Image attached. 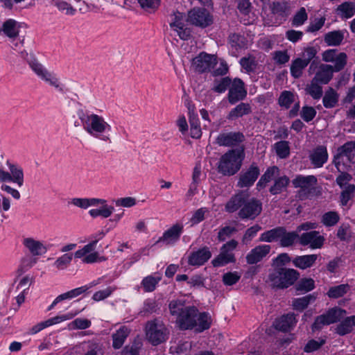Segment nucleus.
<instances>
[{
	"label": "nucleus",
	"instance_id": "1",
	"mask_svg": "<svg viewBox=\"0 0 355 355\" xmlns=\"http://www.w3.org/2000/svg\"><path fill=\"white\" fill-rule=\"evenodd\" d=\"M84 130L92 137L104 142L111 143L110 135L106 133L111 130V125L100 115L88 113L83 110L77 112Z\"/></svg>",
	"mask_w": 355,
	"mask_h": 355
},
{
	"label": "nucleus",
	"instance_id": "2",
	"mask_svg": "<svg viewBox=\"0 0 355 355\" xmlns=\"http://www.w3.org/2000/svg\"><path fill=\"white\" fill-rule=\"evenodd\" d=\"M244 157L243 148L228 150L220 159L218 171L224 175L236 174L241 167Z\"/></svg>",
	"mask_w": 355,
	"mask_h": 355
},
{
	"label": "nucleus",
	"instance_id": "3",
	"mask_svg": "<svg viewBox=\"0 0 355 355\" xmlns=\"http://www.w3.org/2000/svg\"><path fill=\"white\" fill-rule=\"evenodd\" d=\"M300 272L293 268H277L269 274L268 278L273 287L287 288L299 279Z\"/></svg>",
	"mask_w": 355,
	"mask_h": 355
},
{
	"label": "nucleus",
	"instance_id": "4",
	"mask_svg": "<svg viewBox=\"0 0 355 355\" xmlns=\"http://www.w3.org/2000/svg\"><path fill=\"white\" fill-rule=\"evenodd\" d=\"M168 334L165 325L157 319L148 321L146 324V338L154 346L165 342Z\"/></svg>",
	"mask_w": 355,
	"mask_h": 355
},
{
	"label": "nucleus",
	"instance_id": "5",
	"mask_svg": "<svg viewBox=\"0 0 355 355\" xmlns=\"http://www.w3.org/2000/svg\"><path fill=\"white\" fill-rule=\"evenodd\" d=\"M238 245L239 243L235 239H232L224 243L220 249L218 255L211 261L213 266L218 268L228 263H235L236 259L234 251L236 250Z\"/></svg>",
	"mask_w": 355,
	"mask_h": 355
},
{
	"label": "nucleus",
	"instance_id": "6",
	"mask_svg": "<svg viewBox=\"0 0 355 355\" xmlns=\"http://www.w3.org/2000/svg\"><path fill=\"white\" fill-rule=\"evenodd\" d=\"M318 183L317 178L315 175H297L292 180L295 188H300L297 194L300 198H306L311 193L312 189Z\"/></svg>",
	"mask_w": 355,
	"mask_h": 355
},
{
	"label": "nucleus",
	"instance_id": "7",
	"mask_svg": "<svg viewBox=\"0 0 355 355\" xmlns=\"http://www.w3.org/2000/svg\"><path fill=\"white\" fill-rule=\"evenodd\" d=\"M217 64L216 58L214 55L205 52L200 53L192 59L191 66L194 71L199 73L211 71Z\"/></svg>",
	"mask_w": 355,
	"mask_h": 355
},
{
	"label": "nucleus",
	"instance_id": "8",
	"mask_svg": "<svg viewBox=\"0 0 355 355\" xmlns=\"http://www.w3.org/2000/svg\"><path fill=\"white\" fill-rule=\"evenodd\" d=\"M187 21L193 26L203 28L213 23V18L207 9L194 8L188 12Z\"/></svg>",
	"mask_w": 355,
	"mask_h": 355
},
{
	"label": "nucleus",
	"instance_id": "9",
	"mask_svg": "<svg viewBox=\"0 0 355 355\" xmlns=\"http://www.w3.org/2000/svg\"><path fill=\"white\" fill-rule=\"evenodd\" d=\"M198 309L194 306H188L179 317L176 318V322L181 330L193 329L197 324Z\"/></svg>",
	"mask_w": 355,
	"mask_h": 355
},
{
	"label": "nucleus",
	"instance_id": "10",
	"mask_svg": "<svg viewBox=\"0 0 355 355\" xmlns=\"http://www.w3.org/2000/svg\"><path fill=\"white\" fill-rule=\"evenodd\" d=\"M261 202L255 198L249 197L242 209H239L238 216L243 220H254L261 214Z\"/></svg>",
	"mask_w": 355,
	"mask_h": 355
},
{
	"label": "nucleus",
	"instance_id": "11",
	"mask_svg": "<svg viewBox=\"0 0 355 355\" xmlns=\"http://www.w3.org/2000/svg\"><path fill=\"white\" fill-rule=\"evenodd\" d=\"M259 175V167L252 163L245 171L240 173L237 186L240 188H249L254 184Z\"/></svg>",
	"mask_w": 355,
	"mask_h": 355
},
{
	"label": "nucleus",
	"instance_id": "12",
	"mask_svg": "<svg viewBox=\"0 0 355 355\" xmlns=\"http://www.w3.org/2000/svg\"><path fill=\"white\" fill-rule=\"evenodd\" d=\"M247 96V91L243 81L240 78H234L230 85L228 92V101L234 105L243 100Z\"/></svg>",
	"mask_w": 355,
	"mask_h": 355
},
{
	"label": "nucleus",
	"instance_id": "13",
	"mask_svg": "<svg viewBox=\"0 0 355 355\" xmlns=\"http://www.w3.org/2000/svg\"><path fill=\"white\" fill-rule=\"evenodd\" d=\"M244 139L243 134L240 132H221L216 138V143L221 146H235Z\"/></svg>",
	"mask_w": 355,
	"mask_h": 355
},
{
	"label": "nucleus",
	"instance_id": "14",
	"mask_svg": "<svg viewBox=\"0 0 355 355\" xmlns=\"http://www.w3.org/2000/svg\"><path fill=\"white\" fill-rule=\"evenodd\" d=\"M211 257V252L207 246H204L196 251L190 253L188 257V264L192 266L204 265Z\"/></svg>",
	"mask_w": 355,
	"mask_h": 355
},
{
	"label": "nucleus",
	"instance_id": "15",
	"mask_svg": "<svg viewBox=\"0 0 355 355\" xmlns=\"http://www.w3.org/2000/svg\"><path fill=\"white\" fill-rule=\"evenodd\" d=\"M296 315L294 313L284 314L277 318L273 322V327L282 332L290 331L297 324Z\"/></svg>",
	"mask_w": 355,
	"mask_h": 355
},
{
	"label": "nucleus",
	"instance_id": "16",
	"mask_svg": "<svg viewBox=\"0 0 355 355\" xmlns=\"http://www.w3.org/2000/svg\"><path fill=\"white\" fill-rule=\"evenodd\" d=\"M248 191H242L232 196L225 205V209L228 213H234L242 209L245 201L249 198Z\"/></svg>",
	"mask_w": 355,
	"mask_h": 355
},
{
	"label": "nucleus",
	"instance_id": "17",
	"mask_svg": "<svg viewBox=\"0 0 355 355\" xmlns=\"http://www.w3.org/2000/svg\"><path fill=\"white\" fill-rule=\"evenodd\" d=\"M324 239L322 236L319 235L318 231H311L303 233L300 236V243L302 245H310L312 249L320 248L324 243Z\"/></svg>",
	"mask_w": 355,
	"mask_h": 355
},
{
	"label": "nucleus",
	"instance_id": "18",
	"mask_svg": "<svg viewBox=\"0 0 355 355\" xmlns=\"http://www.w3.org/2000/svg\"><path fill=\"white\" fill-rule=\"evenodd\" d=\"M270 245H260L252 249L245 259L248 264H255L261 261L270 252Z\"/></svg>",
	"mask_w": 355,
	"mask_h": 355
},
{
	"label": "nucleus",
	"instance_id": "19",
	"mask_svg": "<svg viewBox=\"0 0 355 355\" xmlns=\"http://www.w3.org/2000/svg\"><path fill=\"white\" fill-rule=\"evenodd\" d=\"M183 232V225L176 223L165 231L163 235L154 243L155 245L160 242H166L170 243L171 241H177Z\"/></svg>",
	"mask_w": 355,
	"mask_h": 355
},
{
	"label": "nucleus",
	"instance_id": "20",
	"mask_svg": "<svg viewBox=\"0 0 355 355\" xmlns=\"http://www.w3.org/2000/svg\"><path fill=\"white\" fill-rule=\"evenodd\" d=\"M311 164L315 168L322 167L328 159V153L327 147L324 146H318L315 148L309 155Z\"/></svg>",
	"mask_w": 355,
	"mask_h": 355
},
{
	"label": "nucleus",
	"instance_id": "21",
	"mask_svg": "<svg viewBox=\"0 0 355 355\" xmlns=\"http://www.w3.org/2000/svg\"><path fill=\"white\" fill-rule=\"evenodd\" d=\"M272 14L281 20L285 21L291 13V7L285 1H273L270 6Z\"/></svg>",
	"mask_w": 355,
	"mask_h": 355
},
{
	"label": "nucleus",
	"instance_id": "22",
	"mask_svg": "<svg viewBox=\"0 0 355 355\" xmlns=\"http://www.w3.org/2000/svg\"><path fill=\"white\" fill-rule=\"evenodd\" d=\"M332 65L322 64L313 80L322 85L328 84L333 78Z\"/></svg>",
	"mask_w": 355,
	"mask_h": 355
},
{
	"label": "nucleus",
	"instance_id": "23",
	"mask_svg": "<svg viewBox=\"0 0 355 355\" xmlns=\"http://www.w3.org/2000/svg\"><path fill=\"white\" fill-rule=\"evenodd\" d=\"M188 110L191 137L193 139H199L202 135V131L198 114L194 111V106L189 107Z\"/></svg>",
	"mask_w": 355,
	"mask_h": 355
},
{
	"label": "nucleus",
	"instance_id": "24",
	"mask_svg": "<svg viewBox=\"0 0 355 355\" xmlns=\"http://www.w3.org/2000/svg\"><path fill=\"white\" fill-rule=\"evenodd\" d=\"M23 244L33 256H40L47 252L46 247L41 241L33 238L24 239Z\"/></svg>",
	"mask_w": 355,
	"mask_h": 355
},
{
	"label": "nucleus",
	"instance_id": "25",
	"mask_svg": "<svg viewBox=\"0 0 355 355\" xmlns=\"http://www.w3.org/2000/svg\"><path fill=\"white\" fill-rule=\"evenodd\" d=\"M317 259V254L297 256L292 260V263L296 268L305 270L313 266Z\"/></svg>",
	"mask_w": 355,
	"mask_h": 355
},
{
	"label": "nucleus",
	"instance_id": "26",
	"mask_svg": "<svg viewBox=\"0 0 355 355\" xmlns=\"http://www.w3.org/2000/svg\"><path fill=\"white\" fill-rule=\"evenodd\" d=\"M107 201L101 198H73L71 199L70 203L73 205L81 208L87 209L91 206H97L99 204H105Z\"/></svg>",
	"mask_w": 355,
	"mask_h": 355
},
{
	"label": "nucleus",
	"instance_id": "27",
	"mask_svg": "<svg viewBox=\"0 0 355 355\" xmlns=\"http://www.w3.org/2000/svg\"><path fill=\"white\" fill-rule=\"evenodd\" d=\"M279 172V169L277 166L268 167L259 180L257 184V189L261 191L264 189L267 184L272 180Z\"/></svg>",
	"mask_w": 355,
	"mask_h": 355
},
{
	"label": "nucleus",
	"instance_id": "28",
	"mask_svg": "<svg viewBox=\"0 0 355 355\" xmlns=\"http://www.w3.org/2000/svg\"><path fill=\"white\" fill-rule=\"evenodd\" d=\"M28 64L35 74L43 81H46L54 73L48 71L41 63L35 58H32L28 60Z\"/></svg>",
	"mask_w": 355,
	"mask_h": 355
},
{
	"label": "nucleus",
	"instance_id": "29",
	"mask_svg": "<svg viewBox=\"0 0 355 355\" xmlns=\"http://www.w3.org/2000/svg\"><path fill=\"white\" fill-rule=\"evenodd\" d=\"M290 184V179L286 175L278 177L275 179L272 185L269 189V192L272 195L280 194L287 190Z\"/></svg>",
	"mask_w": 355,
	"mask_h": 355
},
{
	"label": "nucleus",
	"instance_id": "30",
	"mask_svg": "<svg viewBox=\"0 0 355 355\" xmlns=\"http://www.w3.org/2000/svg\"><path fill=\"white\" fill-rule=\"evenodd\" d=\"M252 112V107L248 103H240L232 109L227 115L229 120H234Z\"/></svg>",
	"mask_w": 355,
	"mask_h": 355
},
{
	"label": "nucleus",
	"instance_id": "31",
	"mask_svg": "<svg viewBox=\"0 0 355 355\" xmlns=\"http://www.w3.org/2000/svg\"><path fill=\"white\" fill-rule=\"evenodd\" d=\"M355 327V315L345 318L336 327L335 333L339 336H345L353 331Z\"/></svg>",
	"mask_w": 355,
	"mask_h": 355
},
{
	"label": "nucleus",
	"instance_id": "32",
	"mask_svg": "<svg viewBox=\"0 0 355 355\" xmlns=\"http://www.w3.org/2000/svg\"><path fill=\"white\" fill-rule=\"evenodd\" d=\"M284 233V227H277L272 230L263 232L259 237V241L271 243L277 240L280 241V237Z\"/></svg>",
	"mask_w": 355,
	"mask_h": 355
},
{
	"label": "nucleus",
	"instance_id": "33",
	"mask_svg": "<svg viewBox=\"0 0 355 355\" xmlns=\"http://www.w3.org/2000/svg\"><path fill=\"white\" fill-rule=\"evenodd\" d=\"M1 33L3 32L10 39H15L19 35V26L15 19H9L5 21L2 25Z\"/></svg>",
	"mask_w": 355,
	"mask_h": 355
},
{
	"label": "nucleus",
	"instance_id": "34",
	"mask_svg": "<svg viewBox=\"0 0 355 355\" xmlns=\"http://www.w3.org/2000/svg\"><path fill=\"white\" fill-rule=\"evenodd\" d=\"M339 100V94L332 87H329L326 90L322 98V103L325 108L331 109L335 107Z\"/></svg>",
	"mask_w": 355,
	"mask_h": 355
},
{
	"label": "nucleus",
	"instance_id": "35",
	"mask_svg": "<svg viewBox=\"0 0 355 355\" xmlns=\"http://www.w3.org/2000/svg\"><path fill=\"white\" fill-rule=\"evenodd\" d=\"M211 318L209 313L202 312L198 311L197 324L195 329L197 332H202L205 330L209 329L211 324Z\"/></svg>",
	"mask_w": 355,
	"mask_h": 355
},
{
	"label": "nucleus",
	"instance_id": "36",
	"mask_svg": "<svg viewBox=\"0 0 355 355\" xmlns=\"http://www.w3.org/2000/svg\"><path fill=\"white\" fill-rule=\"evenodd\" d=\"M346 313L347 312L345 309L338 307H334L329 309L325 313H323L322 315L325 317L326 320H327L329 324H331L340 321L342 318H343Z\"/></svg>",
	"mask_w": 355,
	"mask_h": 355
},
{
	"label": "nucleus",
	"instance_id": "37",
	"mask_svg": "<svg viewBox=\"0 0 355 355\" xmlns=\"http://www.w3.org/2000/svg\"><path fill=\"white\" fill-rule=\"evenodd\" d=\"M339 155L345 156L349 162H354L355 159V141H348L338 148Z\"/></svg>",
	"mask_w": 355,
	"mask_h": 355
},
{
	"label": "nucleus",
	"instance_id": "38",
	"mask_svg": "<svg viewBox=\"0 0 355 355\" xmlns=\"http://www.w3.org/2000/svg\"><path fill=\"white\" fill-rule=\"evenodd\" d=\"M315 282L312 278H302L295 285L297 295L309 292L315 288Z\"/></svg>",
	"mask_w": 355,
	"mask_h": 355
},
{
	"label": "nucleus",
	"instance_id": "39",
	"mask_svg": "<svg viewBox=\"0 0 355 355\" xmlns=\"http://www.w3.org/2000/svg\"><path fill=\"white\" fill-rule=\"evenodd\" d=\"M316 296L314 294H309L293 300L292 305L295 310L302 311L307 308L311 302H314Z\"/></svg>",
	"mask_w": 355,
	"mask_h": 355
},
{
	"label": "nucleus",
	"instance_id": "40",
	"mask_svg": "<svg viewBox=\"0 0 355 355\" xmlns=\"http://www.w3.org/2000/svg\"><path fill=\"white\" fill-rule=\"evenodd\" d=\"M344 39V35L340 31H330L325 34L324 37V42L328 46H339Z\"/></svg>",
	"mask_w": 355,
	"mask_h": 355
},
{
	"label": "nucleus",
	"instance_id": "41",
	"mask_svg": "<svg viewBox=\"0 0 355 355\" xmlns=\"http://www.w3.org/2000/svg\"><path fill=\"white\" fill-rule=\"evenodd\" d=\"M128 334L129 331L126 327H122L119 328V329L112 335V347L116 349H120L123 345Z\"/></svg>",
	"mask_w": 355,
	"mask_h": 355
},
{
	"label": "nucleus",
	"instance_id": "42",
	"mask_svg": "<svg viewBox=\"0 0 355 355\" xmlns=\"http://www.w3.org/2000/svg\"><path fill=\"white\" fill-rule=\"evenodd\" d=\"M8 166L12 176V182L20 187L24 184V172L21 167L8 162Z\"/></svg>",
	"mask_w": 355,
	"mask_h": 355
},
{
	"label": "nucleus",
	"instance_id": "43",
	"mask_svg": "<svg viewBox=\"0 0 355 355\" xmlns=\"http://www.w3.org/2000/svg\"><path fill=\"white\" fill-rule=\"evenodd\" d=\"M336 12L343 18H350L355 14V4L353 2L345 1L338 6Z\"/></svg>",
	"mask_w": 355,
	"mask_h": 355
},
{
	"label": "nucleus",
	"instance_id": "44",
	"mask_svg": "<svg viewBox=\"0 0 355 355\" xmlns=\"http://www.w3.org/2000/svg\"><path fill=\"white\" fill-rule=\"evenodd\" d=\"M161 279L162 277L160 275H148L144 277L141 282L144 291L148 293L154 291Z\"/></svg>",
	"mask_w": 355,
	"mask_h": 355
},
{
	"label": "nucleus",
	"instance_id": "45",
	"mask_svg": "<svg viewBox=\"0 0 355 355\" xmlns=\"http://www.w3.org/2000/svg\"><path fill=\"white\" fill-rule=\"evenodd\" d=\"M308 66L307 62L302 61V58H296L293 60L290 71L294 78H299L302 75L303 70Z\"/></svg>",
	"mask_w": 355,
	"mask_h": 355
},
{
	"label": "nucleus",
	"instance_id": "46",
	"mask_svg": "<svg viewBox=\"0 0 355 355\" xmlns=\"http://www.w3.org/2000/svg\"><path fill=\"white\" fill-rule=\"evenodd\" d=\"M101 205L103 206L100 209H92L89 211V214L92 218H96L98 216L108 218L112 215L114 210V207L107 205V202Z\"/></svg>",
	"mask_w": 355,
	"mask_h": 355
},
{
	"label": "nucleus",
	"instance_id": "47",
	"mask_svg": "<svg viewBox=\"0 0 355 355\" xmlns=\"http://www.w3.org/2000/svg\"><path fill=\"white\" fill-rule=\"evenodd\" d=\"M306 93L310 95L314 100L320 99L323 95L322 87L320 83L314 82L312 79L310 84L305 88Z\"/></svg>",
	"mask_w": 355,
	"mask_h": 355
},
{
	"label": "nucleus",
	"instance_id": "48",
	"mask_svg": "<svg viewBox=\"0 0 355 355\" xmlns=\"http://www.w3.org/2000/svg\"><path fill=\"white\" fill-rule=\"evenodd\" d=\"M349 288L350 286L347 284H340L331 287L327 294L329 298L336 299L345 295Z\"/></svg>",
	"mask_w": 355,
	"mask_h": 355
},
{
	"label": "nucleus",
	"instance_id": "49",
	"mask_svg": "<svg viewBox=\"0 0 355 355\" xmlns=\"http://www.w3.org/2000/svg\"><path fill=\"white\" fill-rule=\"evenodd\" d=\"M232 80L229 77H223L219 79H215L212 90L216 93H223L227 88H230Z\"/></svg>",
	"mask_w": 355,
	"mask_h": 355
},
{
	"label": "nucleus",
	"instance_id": "50",
	"mask_svg": "<svg viewBox=\"0 0 355 355\" xmlns=\"http://www.w3.org/2000/svg\"><path fill=\"white\" fill-rule=\"evenodd\" d=\"M295 101V95L291 91L284 90L278 98V104L280 107L288 109Z\"/></svg>",
	"mask_w": 355,
	"mask_h": 355
},
{
	"label": "nucleus",
	"instance_id": "51",
	"mask_svg": "<svg viewBox=\"0 0 355 355\" xmlns=\"http://www.w3.org/2000/svg\"><path fill=\"white\" fill-rule=\"evenodd\" d=\"M277 155L281 159H286L290 155L289 142L280 141L274 145Z\"/></svg>",
	"mask_w": 355,
	"mask_h": 355
},
{
	"label": "nucleus",
	"instance_id": "52",
	"mask_svg": "<svg viewBox=\"0 0 355 355\" xmlns=\"http://www.w3.org/2000/svg\"><path fill=\"white\" fill-rule=\"evenodd\" d=\"M228 42L230 46L236 50L245 47V38L238 33H231L228 37Z\"/></svg>",
	"mask_w": 355,
	"mask_h": 355
},
{
	"label": "nucleus",
	"instance_id": "53",
	"mask_svg": "<svg viewBox=\"0 0 355 355\" xmlns=\"http://www.w3.org/2000/svg\"><path fill=\"white\" fill-rule=\"evenodd\" d=\"M299 238V235L295 232H287L284 227V233L280 237V245L282 247H289L294 244L297 239Z\"/></svg>",
	"mask_w": 355,
	"mask_h": 355
},
{
	"label": "nucleus",
	"instance_id": "54",
	"mask_svg": "<svg viewBox=\"0 0 355 355\" xmlns=\"http://www.w3.org/2000/svg\"><path fill=\"white\" fill-rule=\"evenodd\" d=\"M340 216L336 211H328L324 213L322 217V223L326 227H331L338 223Z\"/></svg>",
	"mask_w": 355,
	"mask_h": 355
},
{
	"label": "nucleus",
	"instance_id": "55",
	"mask_svg": "<svg viewBox=\"0 0 355 355\" xmlns=\"http://www.w3.org/2000/svg\"><path fill=\"white\" fill-rule=\"evenodd\" d=\"M308 19V15L306 9L304 7L300 8V10L295 14L291 21L293 26H300L304 24Z\"/></svg>",
	"mask_w": 355,
	"mask_h": 355
},
{
	"label": "nucleus",
	"instance_id": "56",
	"mask_svg": "<svg viewBox=\"0 0 355 355\" xmlns=\"http://www.w3.org/2000/svg\"><path fill=\"white\" fill-rule=\"evenodd\" d=\"M187 306H185L184 302L180 300H172L169 304L170 313L177 318L184 311Z\"/></svg>",
	"mask_w": 355,
	"mask_h": 355
},
{
	"label": "nucleus",
	"instance_id": "57",
	"mask_svg": "<svg viewBox=\"0 0 355 355\" xmlns=\"http://www.w3.org/2000/svg\"><path fill=\"white\" fill-rule=\"evenodd\" d=\"M354 192L355 185L351 184H347L340 193V205L342 206H346L348 202L352 198Z\"/></svg>",
	"mask_w": 355,
	"mask_h": 355
},
{
	"label": "nucleus",
	"instance_id": "58",
	"mask_svg": "<svg viewBox=\"0 0 355 355\" xmlns=\"http://www.w3.org/2000/svg\"><path fill=\"white\" fill-rule=\"evenodd\" d=\"M72 253H66L58 258L54 262V266L58 270L65 269L71 263L73 259Z\"/></svg>",
	"mask_w": 355,
	"mask_h": 355
},
{
	"label": "nucleus",
	"instance_id": "59",
	"mask_svg": "<svg viewBox=\"0 0 355 355\" xmlns=\"http://www.w3.org/2000/svg\"><path fill=\"white\" fill-rule=\"evenodd\" d=\"M347 56L345 53H339L335 58L334 65L332 66V70L334 72H339L343 70L347 64Z\"/></svg>",
	"mask_w": 355,
	"mask_h": 355
},
{
	"label": "nucleus",
	"instance_id": "60",
	"mask_svg": "<svg viewBox=\"0 0 355 355\" xmlns=\"http://www.w3.org/2000/svg\"><path fill=\"white\" fill-rule=\"evenodd\" d=\"M239 63L242 68L248 73L254 71L257 67L255 59L252 56L241 58Z\"/></svg>",
	"mask_w": 355,
	"mask_h": 355
},
{
	"label": "nucleus",
	"instance_id": "61",
	"mask_svg": "<svg viewBox=\"0 0 355 355\" xmlns=\"http://www.w3.org/2000/svg\"><path fill=\"white\" fill-rule=\"evenodd\" d=\"M318 53V51L315 47L314 46H308L305 48L302 53V61L307 62V64H309L311 62L313 61V60H315L316 54Z\"/></svg>",
	"mask_w": 355,
	"mask_h": 355
},
{
	"label": "nucleus",
	"instance_id": "62",
	"mask_svg": "<svg viewBox=\"0 0 355 355\" xmlns=\"http://www.w3.org/2000/svg\"><path fill=\"white\" fill-rule=\"evenodd\" d=\"M316 114L317 112L314 107L305 105L302 108L300 116L304 121L309 123L315 117Z\"/></svg>",
	"mask_w": 355,
	"mask_h": 355
},
{
	"label": "nucleus",
	"instance_id": "63",
	"mask_svg": "<svg viewBox=\"0 0 355 355\" xmlns=\"http://www.w3.org/2000/svg\"><path fill=\"white\" fill-rule=\"evenodd\" d=\"M138 2L143 9L149 12L156 10L160 4L159 0H138Z\"/></svg>",
	"mask_w": 355,
	"mask_h": 355
},
{
	"label": "nucleus",
	"instance_id": "64",
	"mask_svg": "<svg viewBox=\"0 0 355 355\" xmlns=\"http://www.w3.org/2000/svg\"><path fill=\"white\" fill-rule=\"evenodd\" d=\"M273 60L277 64H285L290 60L287 51H276L273 53Z\"/></svg>",
	"mask_w": 355,
	"mask_h": 355
}]
</instances>
